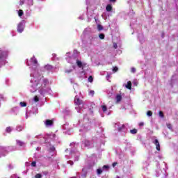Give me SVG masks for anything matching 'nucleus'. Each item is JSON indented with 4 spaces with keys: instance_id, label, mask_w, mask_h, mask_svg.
<instances>
[{
    "instance_id": "nucleus-1",
    "label": "nucleus",
    "mask_w": 178,
    "mask_h": 178,
    "mask_svg": "<svg viewBox=\"0 0 178 178\" xmlns=\"http://www.w3.org/2000/svg\"><path fill=\"white\" fill-rule=\"evenodd\" d=\"M27 66L29 67V70L31 72L30 76L31 77L30 80L29 90L31 92H35L38 90L39 94L42 97H45V95H52V90L49 88V79L44 77L41 75L42 72V67L40 66L38 60L35 56L29 60H26Z\"/></svg>"
},
{
    "instance_id": "nucleus-2",
    "label": "nucleus",
    "mask_w": 178,
    "mask_h": 178,
    "mask_svg": "<svg viewBox=\"0 0 178 178\" xmlns=\"http://www.w3.org/2000/svg\"><path fill=\"white\" fill-rule=\"evenodd\" d=\"M70 149H65V156H68L71 159H74L75 162H77L80 158V152L77 150L79 148V143H72L70 145Z\"/></svg>"
},
{
    "instance_id": "nucleus-3",
    "label": "nucleus",
    "mask_w": 178,
    "mask_h": 178,
    "mask_svg": "<svg viewBox=\"0 0 178 178\" xmlns=\"http://www.w3.org/2000/svg\"><path fill=\"white\" fill-rule=\"evenodd\" d=\"M105 138V135L101 134L99 139L97 137H93L92 139L85 138L81 139V149L84 148H92L94 147L95 141H102Z\"/></svg>"
},
{
    "instance_id": "nucleus-4",
    "label": "nucleus",
    "mask_w": 178,
    "mask_h": 178,
    "mask_svg": "<svg viewBox=\"0 0 178 178\" xmlns=\"http://www.w3.org/2000/svg\"><path fill=\"white\" fill-rule=\"evenodd\" d=\"M49 138L51 140L50 143H47V147H49V152H51V155H54L56 151L55 149V145H56V144L54 143V142L58 141L59 140L58 139V137L56 136V135H55V134H51L49 136Z\"/></svg>"
},
{
    "instance_id": "nucleus-5",
    "label": "nucleus",
    "mask_w": 178,
    "mask_h": 178,
    "mask_svg": "<svg viewBox=\"0 0 178 178\" xmlns=\"http://www.w3.org/2000/svg\"><path fill=\"white\" fill-rule=\"evenodd\" d=\"M74 104L77 105L75 109L79 113H83V109H87V104H84L83 100L80 99L77 95L75 96Z\"/></svg>"
},
{
    "instance_id": "nucleus-6",
    "label": "nucleus",
    "mask_w": 178,
    "mask_h": 178,
    "mask_svg": "<svg viewBox=\"0 0 178 178\" xmlns=\"http://www.w3.org/2000/svg\"><path fill=\"white\" fill-rule=\"evenodd\" d=\"M6 59H8V50L0 48V68L8 63Z\"/></svg>"
},
{
    "instance_id": "nucleus-7",
    "label": "nucleus",
    "mask_w": 178,
    "mask_h": 178,
    "mask_svg": "<svg viewBox=\"0 0 178 178\" xmlns=\"http://www.w3.org/2000/svg\"><path fill=\"white\" fill-rule=\"evenodd\" d=\"M91 130V123L84 124V125L79 129V136H81L83 138L86 137V134L88 133Z\"/></svg>"
},
{
    "instance_id": "nucleus-8",
    "label": "nucleus",
    "mask_w": 178,
    "mask_h": 178,
    "mask_svg": "<svg viewBox=\"0 0 178 178\" xmlns=\"http://www.w3.org/2000/svg\"><path fill=\"white\" fill-rule=\"evenodd\" d=\"M170 88H174L172 90V92H177L178 91V78L176 77V75H173L170 83Z\"/></svg>"
},
{
    "instance_id": "nucleus-9",
    "label": "nucleus",
    "mask_w": 178,
    "mask_h": 178,
    "mask_svg": "<svg viewBox=\"0 0 178 178\" xmlns=\"http://www.w3.org/2000/svg\"><path fill=\"white\" fill-rule=\"evenodd\" d=\"M72 53L68 52L66 54V58H68L69 60L74 61L76 59H80V53L77 50H74L72 56H71Z\"/></svg>"
},
{
    "instance_id": "nucleus-10",
    "label": "nucleus",
    "mask_w": 178,
    "mask_h": 178,
    "mask_svg": "<svg viewBox=\"0 0 178 178\" xmlns=\"http://www.w3.org/2000/svg\"><path fill=\"white\" fill-rule=\"evenodd\" d=\"M65 59L68 62V63H71L72 65H73V63H76V65L80 69H84V67H86V63H83V62H81L80 60V58L76 59L74 61L69 60V58H67V57H65Z\"/></svg>"
},
{
    "instance_id": "nucleus-11",
    "label": "nucleus",
    "mask_w": 178,
    "mask_h": 178,
    "mask_svg": "<svg viewBox=\"0 0 178 178\" xmlns=\"http://www.w3.org/2000/svg\"><path fill=\"white\" fill-rule=\"evenodd\" d=\"M115 129L120 131V133H127V127L124 124H122L120 122L115 124Z\"/></svg>"
},
{
    "instance_id": "nucleus-12",
    "label": "nucleus",
    "mask_w": 178,
    "mask_h": 178,
    "mask_svg": "<svg viewBox=\"0 0 178 178\" xmlns=\"http://www.w3.org/2000/svg\"><path fill=\"white\" fill-rule=\"evenodd\" d=\"M86 5H87V10H88V20H91L92 19V15H94V10L89 11L90 10V4L94 2V0H86Z\"/></svg>"
},
{
    "instance_id": "nucleus-13",
    "label": "nucleus",
    "mask_w": 178,
    "mask_h": 178,
    "mask_svg": "<svg viewBox=\"0 0 178 178\" xmlns=\"http://www.w3.org/2000/svg\"><path fill=\"white\" fill-rule=\"evenodd\" d=\"M38 1H44V0H38ZM19 5H26L28 8H31L34 5V0H20Z\"/></svg>"
},
{
    "instance_id": "nucleus-14",
    "label": "nucleus",
    "mask_w": 178,
    "mask_h": 178,
    "mask_svg": "<svg viewBox=\"0 0 178 178\" xmlns=\"http://www.w3.org/2000/svg\"><path fill=\"white\" fill-rule=\"evenodd\" d=\"M37 113H38V108H37V106H35L32 108V109L30 110L29 112L26 111V119H29V118H30L31 115H37Z\"/></svg>"
},
{
    "instance_id": "nucleus-15",
    "label": "nucleus",
    "mask_w": 178,
    "mask_h": 178,
    "mask_svg": "<svg viewBox=\"0 0 178 178\" xmlns=\"http://www.w3.org/2000/svg\"><path fill=\"white\" fill-rule=\"evenodd\" d=\"M26 27V21L22 20L20 22L17 26V30L18 33H22L23 31H24V28Z\"/></svg>"
},
{
    "instance_id": "nucleus-16",
    "label": "nucleus",
    "mask_w": 178,
    "mask_h": 178,
    "mask_svg": "<svg viewBox=\"0 0 178 178\" xmlns=\"http://www.w3.org/2000/svg\"><path fill=\"white\" fill-rule=\"evenodd\" d=\"M97 162H98V161L97 160V156L95 155H93L90 159V162L89 163V169H92V166H95Z\"/></svg>"
},
{
    "instance_id": "nucleus-17",
    "label": "nucleus",
    "mask_w": 178,
    "mask_h": 178,
    "mask_svg": "<svg viewBox=\"0 0 178 178\" xmlns=\"http://www.w3.org/2000/svg\"><path fill=\"white\" fill-rule=\"evenodd\" d=\"M44 123L47 127H52V126H54V120H46L44 122Z\"/></svg>"
},
{
    "instance_id": "nucleus-18",
    "label": "nucleus",
    "mask_w": 178,
    "mask_h": 178,
    "mask_svg": "<svg viewBox=\"0 0 178 178\" xmlns=\"http://www.w3.org/2000/svg\"><path fill=\"white\" fill-rule=\"evenodd\" d=\"M149 166V161H147L143 163V169L145 173H148V167Z\"/></svg>"
},
{
    "instance_id": "nucleus-19",
    "label": "nucleus",
    "mask_w": 178,
    "mask_h": 178,
    "mask_svg": "<svg viewBox=\"0 0 178 178\" xmlns=\"http://www.w3.org/2000/svg\"><path fill=\"white\" fill-rule=\"evenodd\" d=\"M101 108H102L104 113H106V115H107L108 116H109V115H111V111H108V107H106V105L101 106Z\"/></svg>"
},
{
    "instance_id": "nucleus-20",
    "label": "nucleus",
    "mask_w": 178,
    "mask_h": 178,
    "mask_svg": "<svg viewBox=\"0 0 178 178\" xmlns=\"http://www.w3.org/2000/svg\"><path fill=\"white\" fill-rule=\"evenodd\" d=\"M153 144L156 145V149H157V151H161V145L159 144V141L158 140V139H155L154 140H153Z\"/></svg>"
},
{
    "instance_id": "nucleus-21",
    "label": "nucleus",
    "mask_w": 178,
    "mask_h": 178,
    "mask_svg": "<svg viewBox=\"0 0 178 178\" xmlns=\"http://www.w3.org/2000/svg\"><path fill=\"white\" fill-rule=\"evenodd\" d=\"M63 113H64L65 116H70V115H72V111L70 109H69V108H65L63 111Z\"/></svg>"
},
{
    "instance_id": "nucleus-22",
    "label": "nucleus",
    "mask_w": 178,
    "mask_h": 178,
    "mask_svg": "<svg viewBox=\"0 0 178 178\" xmlns=\"http://www.w3.org/2000/svg\"><path fill=\"white\" fill-rule=\"evenodd\" d=\"M35 138L40 139L39 143H47V140L45 139V138H44L42 135H38L35 136Z\"/></svg>"
},
{
    "instance_id": "nucleus-23",
    "label": "nucleus",
    "mask_w": 178,
    "mask_h": 178,
    "mask_svg": "<svg viewBox=\"0 0 178 178\" xmlns=\"http://www.w3.org/2000/svg\"><path fill=\"white\" fill-rule=\"evenodd\" d=\"M97 38H98V36L97 35H92L89 37V40L90 41V44H92L95 41H96Z\"/></svg>"
},
{
    "instance_id": "nucleus-24",
    "label": "nucleus",
    "mask_w": 178,
    "mask_h": 178,
    "mask_svg": "<svg viewBox=\"0 0 178 178\" xmlns=\"http://www.w3.org/2000/svg\"><path fill=\"white\" fill-rule=\"evenodd\" d=\"M16 145L19 147H24L26 145V143L20 140H16Z\"/></svg>"
},
{
    "instance_id": "nucleus-25",
    "label": "nucleus",
    "mask_w": 178,
    "mask_h": 178,
    "mask_svg": "<svg viewBox=\"0 0 178 178\" xmlns=\"http://www.w3.org/2000/svg\"><path fill=\"white\" fill-rule=\"evenodd\" d=\"M138 38L140 44H143V42H144V35H143V33H138Z\"/></svg>"
},
{
    "instance_id": "nucleus-26",
    "label": "nucleus",
    "mask_w": 178,
    "mask_h": 178,
    "mask_svg": "<svg viewBox=\"0 0 178 178\" xmlns=\"http://www.w3.org/2000/svg\"><path fill=\"white\" fill-rule=\"evenodd\" d=\"M123 87L127 88V90H131V81H128L127 84H123Z\"/></svg>"
},
{
    "instance_id": "nucleus-27",
    "label": "nucleus",
    "mask_w": 178,
    "mask_h": 178,
    "mask_svg": "<svg viewBox=\"0 0 178 178\" xmlns=\"http://www.w3.org/2000/svg\"><path fill=\"white\" fill-rule=\"evenodd\" d=\"M24 129V127L23 125H17L16 127L17 131H22Z\"/></svg>"
},
{
    "instance_id": "nucleus-28",
    "label": "nucleus",
    "mask_w": 178,
    "mask_h": 178,
    "mask_svg": "<svg viewBox=\"0 0 178 178\" xmlns=\"http://www.w3.org/2000/svg\"><path fill=\"white\" fill-rule=\"evenodd\" d=\"M112 9H113V7H112V5L111 4H108L106 6V10L107 12H112Z\"/></svg>"
},
{
    "instance_id": "nucleus-29",
    "label": "nucleus",
    "mask_w": 178,
    "mask_h": 178,
    "mask_svg": "<svg viewBox=\"0 0 178 178\" xmlns=\"http://www.w3.org/2000/svg\"><path fill=\"white\" fill-rule=\"evenodd\" d=\"M12 131H13V128L12 127H6V133H8L9 134H10V133H12Z\"/></svg>"
},
{
    "instance_id": "nucleus-30",
    "label": "nucleus",
    "mask_w": 178,
    "mask_h": 178,
    "mask_svg": "<svg viewBox=\"0 0 178 178\" xmlns=\"http://www.w3.org/2000/svg\"><path fill=\"white\" fill-rule=\"evenodd\" d=\"M52 65H49V64H47L46 65L44 68L45 69V70H52Z\"/></svg>"
},
{
    "instance_id": "nucleus-31",
    "label": "nucleus",
    "mask_w": 178,
    "mask_h": 178,
    "mask_svg": "<svg viewBox=\"0 0 178 178\" xmlns=\"http://www.w3.org/2000/svg\"><path fill=\"white\" fill-rule=\"evenodd\" d=\"M115 99L117 102H120L122 101V95H117L115 97Z\"/></svg>"
},
{
    "instance_id": "nucleus-32",
    "label": "nucleus",
    "mask_w": 178,
    "mask_h": 178,
    "mask_svg": "<svg viewBox=\"0 0 178 178\" xmlns=\"http://www.w3.org/2000/svg\"><path fill=\"white\" fill-rule=\"evenodd\" d=\"M19 105L22 108H24L26 106H27V103L24 102H21L19 103Z\"/></svg>"
},
{
    "instance_id": "nucleus-33",
    "label": "nucleus",
    "mask_w": 178,
    "mask_h": 178,
    "mask_svg": "<svg viewBox=\"0 0 178 178\" xmlns=\"http://www.w3.org/2000/svg\"><path fill=\"white\" fill-rule=\"evenodd\" d=\"M87 111H88L89 115H91L92 116L94 115V111H92V108H88Z\"/></svg>"
},
{
    "instance_id": "nucleus-34",
    "label": "nucleus",
    "mask_w": 178,
    "mask_h": 178,
    "mask_svg": "<svg viewBox=\"0 0 178 178\" xmlns=\"http://www.w3.org/2000/svg\"><path fill=\"white\" fill-rule=\"evenodd\" d=\"M137 129H131L130 130V133H131V134H137Z\"/></svg>"
},
{
    "instance_id": "nucleus-35",
    "label": "nucleus",
    "mask_w": 178,
    "mask_h": 178,
    "mask_svg": "<svg viewBox=\"0 0 178 178\" xmlns=\"http://www.w3.org/2000/svg\"><path fill=\"white\" fill-rule=\"evenodd\" d=\"M102 170H102V168H98L97 170V175H102Z\"/></svg>"
},
{
    "instance_id": "nucleus-36",
    "label": "nucleus",
    "mask_w": 178,
    "mask_h": 178,
    "mask_svg": "<svg viewBox=\"0 0 178 178\" xmlns=\"http://www.w3.org/2000/svg\"><path fill=\"white\" fill-rule=\"evenodd\" d=\"M23 14H24L23 10H19L18 11V16H19V17H22V16H23Z\"/></svg>"
},
{
    "instance_id": "nucleus-37",
    "label": "nucleus",
    "mask_w": 178,
    "mask_h": 178,
    "mask_svg": "<svg viewBox=\"0 0 178 178\" xmlns=\"http://www.w3.org/2000/svg\"><path fill=\"white\" fill-rule=\"evenodd\" d=\"M99 38H100V40H104V38H105V35L104 33H100L99 35Z\"/></svg>"
},
{
    "instance_id": "nucleus-38",
    "label": "nucleus",
    "mask_w": 178,
    "mask_h": 178,
    "mask_svg": "<svg viewBox=\"0 0 178 178\" xmlns=\"http://www.w3.org/2000/svg\"><path fill=\"white\" fill-rule=\"evenodd\" d=\"M108 169H109V165H104V166L102 167V170H108Z\"/></svg>"
},
{
    "instance_id": "nucleus-39",
    "label": "nucleus",
    "mask_w": 178,
    "mask_h": 178,
    "mask_svg": "<svg viewBox=\"0 0 178 178\" xmlns=\"http://www.w3.org/2000/svg\"><path fill=\"white\" fill-rule=\"evenodd\" d=\"M88 81L89 83H92V81H94V78H92V76H90L88 77Z\"/></svg>"
},
{
    "instance_id": "nucleus-40",
    "label": "nucleus",
    "mask_w": 178,
    "mask_h": 178,
    "mask_svg": "<svg viewBox=\"0 0 178 178\" xmlns=\"http://www.w3.org/2000/svg\"><path fill=\"white\" fill-rule=\"evenodd\" d=\"M97 29L99 30V31H101V30H104V26H102V25H98L97 26Z\"/></svg>"
},
{
    "instance_id": "nucleus-41",
    "label": "nucleus",
    "mask_w": 178,
    "mask_h": 178,
    "mask_svg": "<svg viewBox=\"0 0 178 178\" xmlns=\"http://www.w3.org/2000/svg\"><path fill=\"white\" fill-rule=\"evenodd\" d=\"M147 116H149V118L151 117V116H152V111H148L147 112Z\"/></svg>"
},
{
    "instance_id": "nucleus-42",
    "label": "nucleus",
    "mask_w": 178,
    "mask_h": 178,
    "mask_svg": "<svg viewBox=\"0 0 178 178\" xmlns=\"http://www.w3.org/2000/svg\"><path fill=\"white\" fill-rule=\"evenodd\" d=\"M33 101H34V102H38V101H40V99L38 98V97L35 96L33 97Z\"/></svg>"
},
{
    "instance_id": "nucleus-43",
    "label": "nucleus",
    "mask_w": 178,
    "mask_h": 178,
    "mask_svg": "<svg viewBox=\"0 0 178 178\" xmlns=\"http://www.w3.org/2000/svg\"><path fill=\"white\" fill-rule=\"evenodd\" d=\"M167 127H168V129H169L170 130H171V131H173V129L172 128V124H167Z\"/></svg>"
},
{
    "instance_id": "nucleus-44",
    "label": "nucleus",
    "mask_w": 178,
    "mask_h": 178,
    "mask_svg": "<svg viewBox=\"0 0 178 178\" xmlns=\"http://www.w3.org/2000/svg\"><path fill=\"white\" fill-rule=\"evenodd\" d=\"M111 74H112L111 73H109V72L107 73L106 79L108 81H109V79H111Z\"/></svg>"
},
{
    "instance_id": "nucleus-45",
    "label": "nucleus",
    "mask_w": 178,
    "mask_h": 178,
    "mask_svg": "<svg viewBox=\"0 0 178 178\" xmlns=\"http://www.w3.org/2000/svg\"><path fill=\"white\" fill-rule=\"evenodd\" d=\"M118 70H119V69L118 68V67H113V72L114 73H116V72H118Z\"/></svg>"
},
{
    "instance_id": "nucleus-46",
    "label": "nucleus",
    "mask_w": 178,
    "mask_h": 178,
    "mask_svg": "<svg viewBox=\"0 0 178 178\" xmlns=\"http://www.w3.org/2000/svg\"><path fill=\"white\" fill-rule=\"evenodd\" d=\"M31 165L33 168H35V166H37V163L35 161H33L31 163Z\"/></svg>"
},
{
    "instance_id": "nucleus-47",
    "label": "nucleus",
    "mask_w": 178,
    "mask_h": 178,
    "mask_svg": "<svg viewBox=\"0 0 178 178\" xmlns=\"http://www.w3.org/2000/svg\"><path fill=\"white\" fill-rule=\"evenodd\" d=\"M94 94H95L94 90H90V91L89 92V95H91L92 97H94Z\"/></svg>"
},
{
    "instance_id": "nucleus-48",
    "label": "nucleus",
    "mask_w": 178,
    "mask_h": 178,
    "mask_svg": "<svg viewBox=\"0 0 178 178\" xmlns=\"http://www.w3.org/2000/svg\"><path fill=\"white\" fill-rule=\"evenodd\" d=\"M159 115L160 118H163V113L162 111L159 112Z\"/></svg>"
},
{
    "instance_id": "nucleus-49",
    "label": "nucleus",
    "mask_w": 178,
    "mask_h": 178,
    "mask_svg": "<svg viewBox=\"0 0 178 178\" xmlns=\"http://www.w3.org/2000/svg\"><path fill=\"white\" fill-rule=\"evenodd\" d=\"M113 48H115V49H118V44H116V42H113Z\"/></svg>"
},
{
    "instance_id": "nucleus-50",
    "label": "nucleus",
    "mask_w": 178,
    "mask_h": 178,
    "mask_svg": "<svg viewBox=\"0 0 178 178\" xmlns=\"http://www.w3.org/2000/svg\"><path fill=\"white\" fill-rule=\"evenodd\" d=\"M107 94H108V97H112V94H113V93H112V92H111V90H108V91H107Z\"/></svg>"
},
{
    "instance_id": "nucleus-51",
    "label": "nucleus",
    "mask_w": 178,
    "mask_h": 178,
    "mask_svg": "<svg viewBox=\"0 0 178 178\" xmlns=\"http://www.w3.org/2000/svg\"><path fill=\"white\" fill-rule=\"evenodd\" d=\"M156 177H159V176L161 175V172H159V171L156 170Z\"/></svg>"
},
{
    "instance_id": "nucleus-52",
    "label": "nucleus",
    "mask_w": 178,
    "mask_h": 178,
    "mask_svg": "<svg viewBox=\"0 0 178 178\" xmlns=\"http://www.w3.org/2000/svg\"><path fill=\"white\" fill-rule=\"evenodd\" d=\"M132 15H134V11L133 10H131L129 13V16H131Z\"/></svg>"
},
{
    "instance_id": "nucleus-53",
    "label": "nucleus",
    "mask_w": 178,
    "mask_h": 178,
    "mask_svg": "<svg viewBox=\"0 0 178 178\" xmlns=\"http://www.w3.org/2000/svg\"><path fill=\"white\" fill-rule=\"evenodd\" d=\"M42 176L41 175V174H37L35 175V178H42Z\"/></svg>"
},
{
    "instance_id": "nucleus-54",
    "label": "nucleus",
    "mask_w": 178,
    "mask_h": 178,
    "mask_svg": "<svg viewBox=\"0 0 178 178\" xmlns=\"http://www.w3.org/2000/svg\"><path fill=\"white\" fill-rule=\"evenodd\" d=\"M131 73H135L136 72V68L135 67H131Z\"/></svg>"
},
{
    "instance_id": "nucleus-55",
    "label": "nucleus",
    "mask_w": 178,
    "mask_h": 178,
    "mask_svg": "<svg viewBox=\"0 0 178 178\" xmlns=\"http://www.w3.org/2000/svg\"><path fill=\"white\" fill-rule=\"evenodd\" d=\"M67 163H68L69 165H70L71 166H72V165L74 164L73 161H67Z\"/></svg>"
},
{
    "instance_id": "nucleus-56",
    "label": "nucleus",
    "mask_w": 178,
    "mask_h": 178,
    "mask_svg": "<svg viewBox=\"0 0 178 178\" xmlns=\"http://www.w3.org/2000/svg\"><path fill=\"white\" fill-rule=\"evenodd\" d=\"M13 168H14L13 165H12V164L8 165V168H9L10 170L13 169Z\"/></svg>"
},
{
    "instance_id": "nucleus-57",
    "label": "nucleus",
    "mask_w": 178,
    "mask_h": 178,
    "mask_svg": "<svg viewBox=\"0 0 178 178\" xmlns=\"http://www.w3.org/2000/svg\"><path fill=\"white\" fill-rule=\"evenodd\" d=\"M52 56H53V60H55V59H56V54H52Z\"/></svg>"
},
{
    "instance_id": "nucleus-58",
    "label": "nucleus",
    "mask_w": 178,
    "mask_h": 178,
    "mask_svg": "<svg viewBox=\"0 0 178 178\" xmlns=\"http://www.w3.org/2000/svg\"><path fill=\"white\" fill-rule=\"evenodd\" d=\"M83 122H87V115H84V117H83Z\"/></svg>"
},
{
    "instance_id": "nucleus-59",
    "label": "nucleus",
    "mask_w": 178,
    "mask_h": 178,
    "mask_svg": "<svg viewBox=\"0 0 178 178\" xmlns=\"http://www.w3.org/2000/svg\"><path fill=\"white\" fill-rule=\"evenodd\" d=\"M143 126H144V122H140L139 123V127H143Z\"/></svg>"
},
{
    "instance_id": "nucleus-60",
    "label": "nucleus",
    "mask_w": 178,
    "mask_h": 178,
    "mask_svg": "<svg viewBox=\"0 0 178 178\" xmlns=\"http://www.w3.org/2000/svg\"><path fill=\"white\" fill-rule=\"evenodd\" d=\"M72 72V70H65V73H71Z\"/></svg>"
},
{
    "instance_id": "nucleus-61",
    "label": "nucleus",
    "mask_w": 178,
    "mask_h": 178,
    "mask_svg": "<svg viewBox=\"0 0 178 178\" xmlns=\"http://www.w3.org/2000/svg\"><path fill=\"white\" fill-rule=\"evenodd\" d=\"M66 126H67V124L63 125V129H64L65 130H66V129H67V128H66Z\"/></svg>"
},
{
    "instance_id": "nucleus-62",
    "label": "nucleus",
    "mask_w": 178,
    "mask_h": 178,
    "mask_svg": "<svg viewBox=\"0 0 178 178\" xmlns=\"http://www.w3.org/2000/svg\"><path fill=\"white\" fill-rule=\"evenodd\" d=\"M109 2H111V3H115V2H116V0H109Z\"/></svg>"
},
{
    "instance_id": "nucleus-63",
    "label": "nucleus",
    "mask_w": 178,
    "mask_h": 178,
    "mask_svg": "<svg viewBox=\"0 0 178 178\" xmlns=\"http://www.w3.org/2000/svg\"><path fill=\"white\" fill-rule=\"evenodd\" d=\"M116 165H118V163H113L112 164L113 168H115V166H116Z\"/></svg>"
},
{
    "instance_id": "nucleus-64",
    "label": "nucleus",
    "mask_w": 178,
    "mask_h": 178,
    "mask_svg": "<svg viewBox=\"0 0 178 178\" xmlns=\"http://www.w3.org/2000/svg\"><path fill=\"white\" fill-rule=\"evenodd\" d=\"M157 169H159V162L156 161Z\"/></svg>"
}]
</instances>
